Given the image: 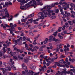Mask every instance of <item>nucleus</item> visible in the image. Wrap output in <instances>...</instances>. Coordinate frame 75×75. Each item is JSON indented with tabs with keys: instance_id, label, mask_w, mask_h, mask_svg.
I'll list each match as a JSON object with an SVG mask.
<instances>
[{
	"instance_id": "nucleus-49",
	"label": "nucleus",
	"mask_w": 75,
	"mask_h": 75,
	"mask_svg": "<svg viewBox=\"0 0 75 75\" xmlns=\"http://www.w3.org/2000/svg\"><path fill=\"white\" fill-rule=\"evenodd\" d=\"M58 12H59V10H58V9H56L55 11V13H58Z\"/></svg>"
},
{
	"instance_id": "nucleus-32",
	"label": "nucleus",
	"mask_w": 75,
	"mask_h": 75,
	"mask_svg": "<svg viewBox=\"0 0 75 75\" xmlns=\"http://www.w3.org/2000/svg\"><path fill=\"white\" fill-rule=\"evenodd\" d=\"M8 75H15L13 73L10 72H8Z\"/></svg>"
},
{
	"instance_id": "nucleus-51",
	"label": "nucleus",
	"mask_w": 75,
	"mask_h": 75,
	"mask_svg": "<svg viewBox=\"0 0 75 75\" xmlns=\"http://www.w3.org/2000/svg\"><path fill=\"white\" fill-rule=\"evenodd\" d=\"M42 48H46V45H44L42 46Z\"/></svg>"
},
{
	"instance_id": "nucleus-39",
	"label": "nucleus",
	"mask_w": 75,
	"mask_h": 75,
	"mask_svg": "<svg viewBox=\"0 0 75 75\" xmlns=\"http://www.w3.org/2000/svg\"><path fill=\"white\" fill-rule=\"evenodd\" d=\"M33 48H35V49H39V47H38L36 46H35V47H33Z\"/></svg>"
},
{
	"instance_id": "nucleus-55",
	"label": "nucleus",
	"mask_w": 75,
	"mask_h": 75,
	"mask_svg": "<svg viewBox=\"0 0 75 75\" xmlns=\"http://www.w3.org/2000/svg\"><path fill=\"white\" fill-rule=\"evenodd\" d=\"M23 69H27V66H25L24 67H23Z\"/></svg>"
},
{
	"instance_id": "nucleus-36",
	"label": "nucleus",
	"mask_w": 75,
	"mask_h": 75,
	"mask_svg": "<svg viewBox=\"0 0 75 75\" xmlns=\"http://www.w3.org/2000/svg\"><path fill=\"white\" fill-rule=\"evenodd\" d=\"M29 33V34H30L31 35H33V36L34 35V34H33V33H32L31 30H30Z\"/></svg>"
},
{
	"instance_id": "nucleus-1",
	"label": "nucleus",
	"mask_w": 75,
	"mask_h": 75,
	"mask_svg": "<svg viewBox=\"0 0 75 75\" xmlns=\"http://www.w3.org/2000/svg\"><path fill=\"white\" fill-rule=\"evenodd\" d=\"M54 11L49 10H47V11H42V12H40L38 13V14L39 15H40L41 17L40 16H39V18H40V19H43L45 17H47V15L48 17H49L51 18L54 19V18H56V16H52V15H55V13H54ZM43 13H44L45 16H44V14Z\"/></svg>"
},
{
	"instance_id": "nucleus-63",
	"label": "nucleus",
	"mask_w": 75,
	"mask_h": 75,
	"mask_svg": "<svg viewBox=\"0 0 75 75\" xmlns=\"http://www.w3.org/2000/svg\"><path fill=\"white\" fill-rule=\"evenodd\" d=\"M71 17H73V18H74L75 17V16H74V15L73 14L71 15Z\"/></svg>"
},
{
	"instance_id": "nucleus-45",
	"label": "nucleus",
	"mask_w": 75,
	"mask_h": 75,
	"mask_svg": "<svg viewBox=\"0 0 75 75\" xmlns=\"http://www.w3.org/2000/svg\"><path fill=\"white\" fill-rule=\"evenodd\" d=\"M70 6H71V7H73V6H74V4H73V3L70 4Z\"/></svg>"
},
{
	"instance_id": "nucleus-28",
	"label": "nucleus",
	"mask_w": 75,
	"mask_h": 75,
	"mask_svg": "<svg viewBox=\"0 0 75 75\" xmlns=\"http://www.w3.org/2000/svg\"><path fill=\"white\" fill-rule=\"evenodd\" d=\"M57 33H58V31H56L54 33L53 35L54 37H56L57 35Z\"/></svg>"
},
{
	"instance_id": "nucleus-13",
	"label": "nucleus",
	"mask_w": 75,
	"mask_h": 75,
	"mask_svg": "<svg viewBox=\"0 0 75 75\" xmlns=\"http://www.w3.org/2000/svg\"><path fill=\"white\" fill-rule=\"evenodd\" d=\"M10 63L9 64V65L10 64H11V65H13L14 64V60L11 59H10Z\"/></svg>"
},
{
	"instance_id": "nucleus-64",
	"label": "nucleus",
	"mask_w": 75,
	"mask_h": 75,
	"mask_svg": "<svg viewBox=\"0 0 75 75\" xmlns=\"http://www.w3.org/2000/svg\"><path fill=\"white\" fill-rule=\"evenodd\" d=\"M72 22L73 23H74V24H75V19H74L72 21Z\"/></svg>"
},
{
	"instance_id": "nucleus-5",
	"label": "nucleus",
	"mask_w": 75,
	"mask_h": 75,
	"mask_svg": "<svg viewBox=\"0 0 75 75\" xmlns=\"http://www.w3.org/2000/svg\"><path fill=\"white\" fill-rule=\"evenodd\" d=\"M4 11L6 12H5V16H3L2 18L0 17V19H2V18H6V17H7L8 18H10V16L9 15V14H8V12L7 11V9L6 8H5L4 9Z\"/></svg>"
},
{
	"instance_id": "nucleus-22",
	"label": "nucleus",
	"mask_w": 75,
	"mask_h": 75,
	"mask_svg": "<svg viewBox=\"0 0 75 75\" xmlns=\"http://www.w3.org/2000/svg\"><path fill=\"white\" fill-rule=\"evenodd\" d=\"M52 41H55V42H57V41H58V39H56L55 37H54L52 39Z\"/></svg>"
},
{
	"instance_id": "nucleus-10",
	"label": "nucleus",
	"mask_w": 75,
	"mask_h": 75,
	"mask_svg": "<svg viewBox=\"0 0 75 75\" xmlns=\"http://www.w3.org/2000/svg\"><path fill=\"white\" fill-rule=\"evenodd\" d=\"M28 21L30 23H33V21H34V22H35V21H38V19H36V20H33V18L29 19H28Z\"/></svg>"
},
{
	"instance_id": "nucleus-27",
	"label": "nucleus",
	"mask_w": 75,
	"mask_h": 75,
	"mask_svg": "<svg viewBox=\"0 0 75 75\" xmlns=\"http://www.w3.org/2000/svg\"><path fill=\"white\" fill-rule=\"evenodd\" d=\"M11 50V49H10V48H7V52L8 53V54H9L10 53V52H10V51Z\"/></svg>"
},
{
	"instance_id": "nucleus-54",
	"label": "nucleus",
	"mask_w": 75,
	"mask_h": 75,
	"mask_svg": "<svg viewBox=\"0 0 75 75\" xmlns=\"http://www.w3.org/2000/svg\"><path fill=\"white\" fill-rule=\"evenodd\" d=\"M54 31V29L53 28L52 29H51L50 30V32H52V31Z\"/></svg>"
},
{
	"instance_id": "nucleus-34",
	"label": "nucleus",
	"mask_w": 75,
	"mask_h": 75,
	"mask_svg": "<svg viewBox=\"0 0 75 75\" xmlns=\"http://www.w3.org/2000/svg\"><path fill=\"white\" fill-rule=\"evenodd\" d=\"M32 3H33V2L32 1H30L28 4H27L26 5L27 6H28V5H30V4H32Z\"/></svg>"
},
{
	"instance_id": "nucleus-19",
	"label": "nucleus",
	"mask_w": 75,
	"mask_h": 75,
	"mask_svg": "<svg viewBox=\"0 0 75 75\" xmlns=\"http://www.w3.org/2000/svg\"><path fill=\"white\" fill-rule=\"evenodd\" d=\"M58 54H56L55 56V57L53 59V60H56L58 59Z\"/></svg>"
},
{
	"instance_id": "nucleus-17",
	"label": "nucleus",
	"mask_w": 75,
	"mask_h": 75,
	"mask_svg": "<svg viewBox=\"0 0 75 75\" xmlns=\"http://www.w3.org/2000/svg\"><path fill=\"white\" fill-rule=\"evenodd\" d=\"M30 73H32V74H33V75H39V74H40V73L39 72H38V73H34L33 71H30Z\"/></svg>"
},
{
	"instance_id": "nucleus-33",
	"label": "nucleus",
	"mask_w": 75,
	"mask_h": 75,
	"mask_svg": "<svg viewBox=\"0 0 75 75\" xmlns=\"http://www.w3.org/2000/svg\"><path fill=\"white\" fill-rule=\"evenodd\" d=\"M40 57L42 58H44V59H45V56H43V55H40Z\"/></svg>"
},
{
	"instance_id": "nucleus-60",
	"label": "nucleus",
	"mask_w": 75,
	"mask_h": 75,
	"mask_svg": "<svg viewBox=\"0 0 75 75\" xmlns=\"http://www.w3.org/2000/svg\"><path fill=\"white\" fill-rule=\"evenodd\" d=\"M72 29V27L70 26L69 28V30H71V29Z\"/></svg>"
},
{
	"instance_id": "nucleus-53",
	"label": "nucleus",
	"mask_w": 75,
	"mask_h": 75,
	"mask_svg": "<svg viewBox=\"0 0 75 75\" xmlns=\"http://www.w3.org/2000/svg\"><path fill=\"white\" fill-rule=\"evenodd\" d=\"M65 55H68V54L69 52H68V51H66V52H65Z\"/></svg>"
},
{
	"instance_id": "nucleus-16",
	"label": "nucleus",
	"mask_w": 75,
	"mask_h": 75,
	"mask_svg": "<svg viewBox=\"0 0 75 75\" xmlns=\"http://www.w3.org/2000/svg\"><path fill=\"white\" fill-rule=\"evenodd\" d=\"M58 36L60 40H62V39H63V36L61 35V33H58Z\"/></svg>"
},
{
	"instance_id": "nucleus-57",
	"label": "nucleus",
	"mask_w": 75,
	"mask_h": 75,
	"mask_svg": "<svg viewBox=\"0 0 75 75\" xmlns=\"http://www.w3.org/2000/svg\"><path fill=\"white\" fill-rule=\"evenodd\" d=\"M64 34H64V32H62L61 33V35H64Z\"/></svg>"
},
{
	"instance_id": "nucleus-62",
	"label": "nucleus",
	"mask_w": 75,
	"mask_h": 75,
	"mask_svg": "<svg viewBox=\"0 0 75 75\" xmlns=\"http://www.w3.org/2000/svg\"><path fill=\"white\" fill-rule=\"evenodd\" d=\"M8 3L7 2H6L5 3V5H6V6H8Z\"/></svg>"
},
{
	"instance_id": "nucleus-21",
	"label": "nucleus",
	"mask_w": 75,
	"mask_h": 75,
	"mask_svg": "<svg viewBox=\"0 0 75 75\" xmlns=\"http://www.w3.org/2000/svg\"><path fill=\"white\" fill-rule=\"evenodd\" d=\"M7 30H9V31H15V28H11H11H10L9 29H7Z\"/></svg>"
},
{
	"instance_id": "nucleus-24",
	"label": "nucleus",
	"mask_w": 75,
	"mask_h": 75,
	"mask_svg": "<svg viewBox=\"0 0 75 75\" xmlns=\"http://www.w3.org/2000/svg\"><path fill=\"white\" fill-rule=\"evenodd\" d=\"M17 52H15V53H13L12 52H10L9 54H10L11 55V56H13V55H16V53H17Z\"/></svg>"
},
{
	"instance_id": "nucleus-2",
	"label": "nucleus",
	"mask_w": 75,
	"mask_h": 75,
	"mask_svg": "<svg viewBox=\"0 0 75 75\" xmlns=\"http://www.w3.org/2000/svg\"><path fill=\"white\" fill-rule=\"evenodd\" d=\"M9 65L10 66H8L7 67L5 68L4 69L3 68L1 69V70L3 71V74L6 73V71H11V68L13 69V70H16V67H14V65L10 64Z\"/></svg>"
},
{
	"instance_id": "nucleus-37",
	"label": "nucleus",
	"mask_w": 75,
	"mask_h": 75,
	"mask_svg": "<svg viewBox=\"0 0 75 75\" xmlns=\"http://www.w3.org/2000/svg\"><path fill=\"white\" fill-rule=\"evenodd\" d=\"M27 18H25V20L24 19H22L21 20L22 22H25V20H27Z\"/></svg>"
},
{
	"instance_id": "nucleus-40",
	"label": "nucleus",
	"mask_w": 75,
	"mask_h": 75,
	"mask_svg": "<svg viewBox=\"0 0 75 75\" xmlns=\"http://www.w3.org/2000/svg\"><path fill=\"white\" fill-rule=\"evenodd\" d=\"M25 48H26V49H28V46L27 44H25Z\"/></svg>"
},
{
	"instance_id": "nucleus-43",
	"label": "nucleus",
	"mask_w": 75,
	"mask_h": 75,
	"mask_svg": "<svg viewBox=\"0 0 75 75\" xmlns=\"http://www.w3.org/2000/svg\"><path fill=\"white\" fill-rule=\"evenodd\" d=\"M28 62V60L27 59H24V62L25 63H27Z\"/></svg>"
},
{
	"instance_id": "nucleus-12",
	"label": "nucleus",
	"mask_w": 75,
	"mask_h": 75,
	"mask_svg": "<svg viewBox=\"0 0 75 75\" xmlns=\"http://www.w3.org/2000/svg\"><path fill=\"white\" fill-rule=\"evenodd\" d=\"M30 68L33 70H35V66H34L33 64H31L30 66Z\"/></svg>"
},
{
	"instance_id": "nucleus-6",
	"label": "nucleus",
	"mask_w": 75,
	"mask_h": 75,
	"mask_svg": "<svg viewBox=\"0 0 75 75\" xmlns=\"http://www.w3.org/2000/svg\"><path fill=\"white\" fill-rule=\"evenodd\" d=\"M6 48L4 47L2 49V50H1L0 52V57H1L3 55V54L6 52V51H7V50L6 49Z\"/></svg>"
},
{
	"instance_id": "nucleus-42",
	"label": "nucleus",
	"mask_w": 75,
	"mask_h": 75,
	"mask_svg": "<svg viewBox=\"0 0 75 75\" xmlns=\"http://www.w3.org/2000/svg\"><path fill=\"white\" fill-rule=\"evenodd\" d=\"M63 8H64L65 10H67V8H66V6L65 5L63 6Z\"/></svg>"
},
{
	"instance_id": "nucleus-20",
	"label": "nucleus",
	"mask_w": 75,
	"mask_h": 75,
	"mask_svg": "<svg viewBox=\"0 0 75 75\" xmlns=\"http://www.w3.org/2000/svg\"><path fill=\"white\" fill-rule=\"evenodd\" d=\"M48 39L46 38L45 40L43 42V43L45 44L48 42Z\"/></svg>"
},
{
	"instance_id": "nucleus-52",
	"label": "nucleus",
	"mask_w": 75,
	"mask_h": 75,
	"mask_svg": "<svg viewBox=\"0 0 75 75\" xmlns=\"http://www.w3.org/2000/svg\"><path fill=\"white\" fill-rule=\"evenodd\" d=\"M4 9H2L0 11V12H1V13H4Z\"/></svg>"
},
{
	"instance_id": "nucleus-35",
	"label": "nucleus",
	"mask_w": 75,
	"mask_h": 75,
	"mask_svg": "<svg viewBox=\"0 0 75 75\" xmlns=\"http://www.w3.org/2000/svg\"><path fill=\"white\" fill-rule=\"evenodd\" d=\"M24 6H21L20 7V8H21V10H24Z\"/></svg>"
},
{
	"instance_id": "nucleus-3",
	"label": "nucleus",
	"mask_w": 75,
	"mask_h": 75,
	"mask_svg": "<svg viewBox=\"0 0 75 75\" xmlns=\"http://www.w3.org/2000/svg\"><path fill=\"white\" fill-rule=\"evenodd\" d=\"M54 6H55V4L54 3L52 4L51 5H49L45 6L43 8H42L41 9V11H43V10H46V11L45 10L44 11H47V10H49L48 9V8H51L52 7H54Z\"/></svg>"
},
{
	"instance_id": "nucleus-50",
	"label": "nucleus",
	"mask_w": 75,
	"mask_h": 75,
	"mask_svg": "<svg viewBox=\"0 0 75 75\" xmlns=\"http://www.w3.org/2000/svg\"><path fill=\"white\" fill-rule=\"evenodd\" d=\"M8 4L9 5H12L13 4L11 2H8Z\"/></svg>"
},
{
	"instance_id": "nucleus-7",
	"label": "nucleus",
	"mask_w": 75,
	"mask_h": 75,
	"mask_svg": "<svg viewBox=\"0 0 75 75\" xmlns=\"http://www.w3.org/2000/svg\"><path fill=\"white\" fill-rule=\"evenodd\" d=\"M59 64H62L64 65H62L63 66H68V65L66 64V62H65L64 61V60L63 59H60V60L59 61ZM64 64L65 65H64Z\"/></svg>"
},
{
	"instance_id": "nucleus-4",
	"label": "nucleus",
	"mask_w": 75,
	"mask_h": 75,
	"mask_svg": "<svg viewBox=\"0 0 75 75\" xmlns=\"http://www.w3.org/2000/svg\"><path fill=\"white\" fill-rule=\"evenodd\" d=\"M54 65H55L52 66V68H56V67L57 65L58 66V67H64V68H69V66H63L62 65H61L59 63L57 62H56L54 63Z\"/></svg>"
},
{
	"instance_id": "nucleus-38",
	"label": "nucleus",
	"mask_w": 75,
	"mask_h": 75,
	"mask_svg": "<svg viewBox=\"0 0 75 75\" xmlns=\"http://www.w3.org/2000/svg\"><path fill=\"white\" fill-rule=\"evenodd\" d=\"M46 68V66H45V65H44V66L42 68V69L43 70V71H44V69H45V68Z\"/></svg>"
},
{
	"instance_id": "nucleus-11",
	"label": "nucleus",
	"mask_w": 75,
	"mask_h": 75,
	"mask_svg": "<svg viewBox=\"0 0 75 75\" xmlns=\"http://www.w3.org/2000/svg\"><path fill=\"white\" fill-rule=\"evenodd\" d=\"M4 25H6V27H12V28H13V24L12 23H11L10 24V26L8 25L7 24H5Z\"/></svg>"
},
{
	"instance_id": "nucleus-8",
	"label": "nucleus",
	"mask_w": 75,
	"mask_h": 75,
	"mask_svg": "<svg viewBox=\"0 0 75 75\" xmlns=\"http://www.w3.org/2000/svg\"><path fill=\"white\" fill-rule=\"evenodd\" d=\"M18 1L20 2V4L21 5H23L24 3H27L28 0H18Z\"/></svg>"
},
{
	"instance_id": "nucleus-44",
	"label": "nucleus",
	"mask_w": 75,
	"mask_h": 75,
	"mask_svg": "<svg viewBox=\"0 0 75 75\" xmlns=\"http://www.w3.org/2000/svg\"><path fill=\"white\" fill-rule=\"evenodd\" d=\"M23 41H25L26 40V38L25 37H23Z\"/></svg>"
},
{
	"instance_id": "nucleus-59",
	"label": "nucleus",
	"mask_w": 75,
	"mask_h": 75,
	"mask_svg": "<svg viewBox=\"0 0 75 75\" xmlns=\"http://www.w3.org/2000/svg\"><path fill=\"white\" fill-rule=\"evenodd\" d=\"M67 30H65L63 32V33H64V34H67Z\"/></svg>"
},
{
	"instance_id": "nucleus-31",
	"label": "nucleus",
	"mask_w": 75,
	"mask_h": 75,
	"mask_svg": "<svg viewBox=\"0 0 75 75\" xmlns=\"http://www.w3.org/2000/svg\"><path fill=\"white\" fill-rule=\"evenodd\" d=\"M65 13L66 14H67L68 16H70V13H68V12L66 11H65Z\"/></svg>"
},
{
	"instance_id": "nucleus-15",
	"label": "nucleus",
	"mask_w": 75,
	"mask_h": 75,
	"mask_svg": "<svg viewBox=\"0 0 75 75\" xmlns=\"http://www.w3.org/2000/svg\"><path fill=\"white\" fill-rule=\"evenodd\" d=\"M64 51L65 52H66L67 51H69V48L67 47V46L64 45Z\"/></svg>"
},
{
	"instance_id": "nucleus-9",
	"label": "nucleus",
	"mask_w": 75,
	"mask_h": 75,
	"mask_svg": "<svg viewBox=\"0 0 75 75\" xmlns=\"http://www.w3.org/2000/svg\"><path fill=\"white\" fill-rule=\"evenodd\" d=\"M63 71L61 72V74H64V75H66L67 74H70V71H68L67 72V69H63Z\"/></svg>"
},
{
	"instance_id": "nucleus-26",
	"label": "nucleus",
	"mask_w": 75,
	"mask_h": 75,
	"mask_svg": "<svg viewBox=\"0 0 75 75\" xmlns=\"http://www.w3.org/2000/svg\"><path fill=\"white\" fill-rule=\"evenodd\" d=\"M68 23H69V24L70 25H73V23H72V21H68Z\"/></svg>"
},
{
	"instance_id": "nucleus-47",
	"label": "nucleus",
	"mask_w": 75,
	"mask_h": 75,
	"mask_svg": "<svg viewBox=\"0 0 75 75\" xmlns=\"http://www.w3.org/2000/svg\"><path fill=\"white\" fill-rule=\"evenodd\" d=\"M34 27L33 26H31L30 27V30H33V29H34Z\"/></svg>"
},
{
	"instance_id": "nucleus-61",
	"label": "nucleus",
	"mask_w": 75,
	"mask_h": 75,
	"mask_svg": "<svg viewBox=\"0 0 75 75\" xmlns=\"http://www.w3.org/2000/svg\"><path fill=\"white\" fill-rule=\"evenodd\" d=\"M13 58L14 59H18V58H17V57H16V56H14L13 57Z\"/></svg>"
},
{
	"instance_id": "nucleus-56",
	"label": "nucleus",
	"mask_w": 75,
	"mask_h": 75,
	"mask_svg": "<svg viewBox=\"0 0 75 75\" xmlns=\"http://www.w3.org/2000/svg\"><path fill=\"white\" fill-rule=\"evenodd\" d=\"M8 20L9 21H10L11 20H13V18H10L9 19V18H8Z\"/></svg>"
},
{
	"instance_id": "nucleus-18",
	"label": "nucleus",
	"mask_w": 75,
	"mask_h": 75,
	"mask_svg": "<svg viewBox=\"0 0 75 75\" xmlns=\"http://www.w3.org/2000/svg\"><path fill=\"white\" fill-rule=\"evenodd\" d=\"M47 56H45V59H46V61L47 62H50V59H51L50 58L48 59H47Z\"/></svg>"
},
{
	"instance_id": "nucleus-46",
	"label": "nucleus",
	"mask_w": 75,
	"mask_h": 75,
	"mask_svg": "<svg viewBox=\"0 0 75 75\" xmlns=\"http://www.w3.org/2000/svg\"><path fill=\"white\" fill-rule=\"evenodd\" d=\"M3 64L4 65V66H6L7 65V63H4Z\"/></svg>"
},
{
	"instance_id": "nucleus-48",
	"label": "nucleus",
	"mask_w": 75,
	"mask_h": 75,
	"mask_svg": "<svg viewBox=\"0 0 75 75\" xmlns=\"http://www.w3.org/2000/svg\"><path fill=\"white\" fill-rule=\"evenodd\" d=\"M66 17H67L66 15L65 14H64L63 15V17H62V18H65Z\"/></svg>"
},
{
	"instance_id": "nucleus-58",
	"label": "nucleus",
	"mask_w": 75,
	"mask_h": 75,
	"mask_svg": "<svg viewBox=\"0 0 75 75\" xmlns=\"http://www.w3.org/2000/svg\"><path fill=\"white\" fill-rule=\"evenodd\" d=\"M37 57H38L37 56L34 55V58H35V59L37 58Z\"/></svg>"
},
{
	"instance_id": "nucleus-30",
	"label": "nucleus",
	"mask_w": 75,
	"mask_h": 75,
	"mask_svg": "<svg viewBox=\"0 0 75 75\" xmlns=\"http://www.w3.org/2000/svg\"><path fill=\"white\" fill-rule=\"evenodd\" d=\"M18 59H23V57H20V55H18Z\"/></svg>"
},
{
	"instance_id": "nucleus-29",
	"label": "nucleus",
	"mask_w": 75,
	"mask_h": 75,
	"mask_svg": "<svg viewBox=\"0 0 75 75\" xmlns=\"http://www.w3.org/2000/svg\"><path fill=\"white\" fill-rule=\"evenodd\" d=\"M22 40H23V38L21 37H20L19 39H18V42H20V41H21Z\"/></svg>"
},
{
	"instance_id": "nucleus-41",
	"label": "nucleus",
	"mask_w": 75,
	"mask_h": 75,
	"mask_svg": "<svg viewBox=\"0 0 75 75\" xmlns=\"http://www.w3.org/2000/svg\"><path fill=\"white\" fill-rule=\"evenodd\" d=\"M33 1L34 4V5H36L37 4L36 3V1L35 0H33Z\"/></svg>"
},
{
	"instance_id": "nucleus-14",
	"label": "nucleus",
	"mask_w": 75,
	"mask_h": 75,
	"mask_svg": "<svg viewBox=\"0 0 75 75\" xmlns=\"http://www.w3.org/2000/svg\"><path fill=\"white\" fill-rule=\"evenodd\" d=\"M54 36H50L49 37V41L50 42H51L52 40V39H53V38H54Z\"/></svg>"
},
{
	"instance_id": "nucleus-23",
	"label": "nucleus",
	"mask_w": 75,
	"mask_h": 75,
	"mask_svg": "<svg viewBox=\"0 0 75 75\" xmlns=\"http://www.w3.org/2000/svg\"><path fill=\"white\" fill-rule=\"evenodd\" d=\"M22 73L23 74H29V72H28V70H26L25 71V72L24 71H22Z\"/></svg>"
},
{
	"instance_id": "nucleus-25",
	"label": "nucleus",
	"mask_w": 75,
	"mask_h": 75,
	"mask_svg": "<svg viewBox=\"0 0 75 75\" xmlns=\"http://www.w3.org/2000/svg\"><path fill=\"white\" fill-rule=\"evenodd\" d=\"M13 41L14 42H15V45H17V43H18V40H13Z\"/></svg>"
}]
</instances>
